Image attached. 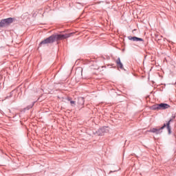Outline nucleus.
<instances>
[{"label":"nucleus","mask_w":176,"mask_h":176,"mask_svg":"<svg viewBox=\"0 0 176 176\" xmlns=\"http://www.w3.org/2000/svg\"><path fill=\"white\" fill-rule=\"evenodd\" d=\"M170 122H171V120H170L167 124H164L163 126L161 128L157 129V128H153L148 131L149 133H154L155 134H160L162 133V130L164 129V127H167L169 134H171V128L170 127Z\"/></svg>","instance_id":"f257e3e1"},{"label":"nucleus","mask_w":176,"mask_h":176,"mask_svg":"<svg viewBox=\"0 0 176 176\" xmlns=\"http://www.w3.org/2000/svg\"><path fill=\"white\" fill-rule=\"evenodd\" d=\"M74 35V33L66 34H56L52 35L54 38V41H61L63 39H67V38H69V36Z\"/></svg>","instance_id":"f03ea898"},{"label":"nucleus","mask_w":176,"mask_h":176,"mask_svg":"<svg viewBox=\"0 0 176 176\" xmlns=\"http://www.w3.org/2000/svg\"><path fill=\"white\" fill-rule=\"evenodd\" d=\"M53 42H54V37L51 36L41 41L39 44V46H42V45H47V43H53Z\"/></svg>","instance_id":"7ed1b4c3"},{"label":"nucleus","mask_w":176,"mask_h":176,"mask_svg":"<svg viewBox=\"0 0 176 176\" xmlns=\"http://www.w3.org/2000/svg\"><path fill=\"white\" fill-rule=\"evenodd\" d=\"M128 39H129V41H133V42H143L144 39L141 38H138V37H135V36H128Z\"/></svg>","instance_id":"20e7f679"},{"label":"nucleus","mask_w":176,"mask_h":176,"mask_svg":"<svg viewBox=\"0 0 176 176\" xmlns=\"http://www.w3.org/2000/svg\"><path fill=\"white\" fill-rule=\"evenodd\" d=\"M77 104H78L79 108H82L83 107V105L85 104V98H78Z\"/></svg>","instance_id":"39448f33"},{"label":"nucleus","mask_w":176,"mask_h":176,"mask_svg":"<svg viewBox=\"0 0 176 176\" xmlns=\"http://www.w3.org/2000/svg\"><path fill=\"white\" fill-rule=\"evenodd\" d=\"M97 135H104L105 134V127L100 128L96 131Z\"/></svg>","instance_id":"423d86ee"},{"label":"nucleus","mask_w":176,"mask_h":176,"mask_svg":"<svg viewBox=\"0 0 176 176\" xmlns=\"http://www.w3.org/2000/svg\"><path fill=\"white\" fill-rule=\"evenodd\" d=\"M159 105H160V109H167L170 108V105L166 103H161V104H159Z\"/></svg>","instance_id":"0eeeda50"},{"label":"nucleus","mask_w":176,"mask_h":176,"mask_svg":"<svg viewBox=\"0 0 176 176\" xmlns=\"http://www.w3.org/2000/svg\"><path fill=\"white\" fill-rule=\"evenodd\" d=\"M116 63L117 67L118 68H120L121 69H123V64L122 63V62H120V58H118L116 60Z\"/></svg>","instance_id":"6e6552de"},{"label":"nucleus","mask_w":176,"mask_h":176,"mask_svg":"<svg viewBox=\"0 0 176 176\" xmlns=\"http://www.w3.org/2000/svg\"><path fill=\"white\" fill-rule=\"evenodd\" d=\"M7 25H9V24H12V23H13V18H8V19H4Z\"/></svg>","instance_id":"1a4fd4ad"},{"label":"nucleus","mask_w":176,"mask_h":176,"mask_svg":"<svg viewBox=\"0 0 176 176\" xmlns=\"http://www.w3.org/2000/svg\"><path fill=\"white\" fill-rule=\"evenodd\" d=\"M6 25H8V24L6 23L5 19L1 20L0 22V27H6Z\"/></svg>","instance_id":"9d476101"},{"label":"nucleus","mask_w":176,"mask_h":176,"mask_svg":"<svg viewBox=\"0 0 176 176\" xmlns=\"http://www.w3.org/2000/svg\"><path fill=\"white\" fill-rule=\"evenodd\" d=\"M151 109L154 111H156V109L160 110V104H154L151 107Z\"/></svg>","instance_id":"9b49d317"},{"label":"nucleus","mask_w":176,"mask_h":176,"mask_svg":"<svg viewBox=\"0 0 176 176\" xmlns=\"http://www.w3.org/2000/svg\"><path fill=\"white\" fill-rule=\"evenodd\" d=\"M69 101H70V104L72 105V107H75V105H76V102L74 101V100H71L69 99H68Z\"/></svg>","instance_id":"f8f14e48"}]
</instances>
